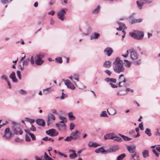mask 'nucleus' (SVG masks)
<instances>
[{"mask_svg": "<svg viewBox=\"0 0 160 160\" xmlns=\"http://www.w3.org/2000/svg\"><path fill=\"white\" fill-rule=\"evenodd\" d=\"M113 70L115 72L120 73L124 72L125 68L122 61L119 58H117L115 59V61L113 62Z\"/></svg>", "mask_w": 160, "mask_h": 160, "instance_id": "1", "label": "nucleus"}, {"mask_svg": "<svg viewBox=\"0 0 160 160\" xmlns=\"http://www.w3.org/2000/svg\"><path fill=\"white\" fill-rule=\"evenodd\" d=\"M12 123L13 126L12 128V130L13 132V134L16 135H22L23 132L20 128V125L14 122H12Z\"/></svg>", "mask_w": 160, "mask_h": 160, "instance_id": "2", "label": "nucleus"}, {"mask_svg": "<svg viewBox=\"0 0 160 160\" xmlns=\"http://www.w3.org/2000/svg\"><path fill=\"white\" fill-rule=\"evenodd\" d=\"M130 35L134 38L140 40L142 39L144 36V33L142 32L138 31L136 32H130Z\"/></svg>", "mask_w": 160, "mask_h": 160, "instance_id": "3", "label": "nucleus"}, {"mask_svg": "<svg viewBox=\"0 0 160 160\" xmlns=\"http://www.w3.org/2000/svg\"><path fill=\"white\" fill-rule=\"evenodd\" d=\"M55 125L59 131L64 132L67 131V128L65 122H60L56 123Z\"/></svg>", "mask_w": 160, "mask_h": 160, "instance_id": "4", "label": "nucleus"}, {"mask_svg": "<svg viewBox=\"0 0 160 160\" xmlns=\"http://www.w3.org/2000/svg\"><path fill=\"white\" fill-rule=\"evenodd\" d=\"M66 8H62L57 13L58 18L62 21H63L64 19V15L66 13L67 11Z\"/></svg>", "mask_w": 160, "mask_h": 160, "instance_id": "5", "label": "nucleus"}, {"mask_svg": "<svg viewBox=\"0 0 160 160\" xmlns=\"http://www.w3.org/2000/svg\"><path fill=\"white\" fill-rule=\"evenodd\" d=\"M118 80L119 81L118 86L119 87L124 86L126 87H127V85H125L126 80L124 77L123 74H121L119 76Z\"/></svg>", "mask_w": 160, "mask_h": 160, "instance_id": "6", "label": "nucleus"}, {"mask_svg": "<svg viewBox=\"0 0 160 160\" xmlns=\"http://www.w3.org/2000/svg\"><path fill=\"white\" fill-rule=\"evenodd\" d=\"M12 135V133L11 132L9 128H7L4 131L3 137L5 138L6 139L9 140L11 138Z\"/></svg>", "mask_w": 160, "mask_h": 160, "instance_id": "7", "label": "nucleus"}, {"mask_svg": "<svg viewBox=\"0 0 160 160\" xmlns=\"http://www.w3.org/2000/svg\"><path fill=\"white\" fill-rule=\"evenodd\" d=\"M46 133L48 135L51 137L57 136L59 134L58 132H57L55 129L53 128L51 129L46 131Z\"/></svg>", "mask_w": 160, "mask_h": 160, "instance_id": "8", "label": "nucleus"}, {"mask_svg": "<svg viewBox=\"0 0 160 160\" xmlns=\"http://www.w3.org/2000/svg\"><path fill=\"white\" fill-rule=\"evenodd\" d=\"M127 148L129 152L131 153V154L137 153L136 151V147L134 145L127 146Z\"/></svg>", "mask_w": 160, "mask_h": 160, "instance_id": "9", "label": "nucleus"}, {"mask_svg": "<svg viewBox=\"0 0 160 160\" xmlns=\"http://www.w3.org/2000/svg\"><path fill=\"white\" fill-rule=\"evenodd\" d=\"M62 81L64 82L65 84L67 86L68 88L72 90H74L75 88V86L69 80L63 79Z\"/></svg>", "mask_w": 160, "mask_h": 160, "instance_id": "10", "label": "nucleus"}, {"mask_svg": "<svg viewBox=\"0 0 160 160\" xmlns=\"http://www.w3.org/2000/svg\"><path fill=\"white\" fill-rule=\"evenodd\" d=\"M55 119V116L52 113H49L47 116V125L48 126Z\"/></svg>", "mask_w": 160, "mask_h": 160, "instance_id": "11", "label": "nucleus"}, {"mask_svg": "<svg viewBox=\"0 0 160 160\" xmlns=\"http://www.w3.org/2000/svg\"><path fill=\"white\" fill-rule=\"evenodd\" d=\"M30 59L29 58H28L24 60L22 64V65H19L18 66V67L20 70L21 71L23 70L24 69V66H27L29 61Z\"/></svg>", "mask_w": 160, "mask_h": 160, "instance_id": "12", "label": "nucleus"}, {"mask_svg": "<svg viewBox=\"0 0 160 160\" xmlns=\"http://www.w3.org/2000/svg\"><path fill=\"white\" fill-rule=\"evenodd\" d=\"M80 133L78 131L76 130L75 132H73L71 135L73 140H76L79 139Z\"/></svg>", "mask_w": 160, "mask_h": 160, "instance_id": "13", "label": "nucleus"}, {"mask_svg": "<svg viewBox=\"0 0 160 160\" xmlns=\"http://www.w3.org/2000/svg\"><path fill=\"white\" fill-rule=\"evenodd\" d=\"M113 52L112 49L109 47L106 48L104 50V52L105 54L108 57L111 56Z\"/></svg>", "mask_w": 160, "mask_h": 160, "instance_id": "14", "label": "nucleus"}, {"mask_svg": "<svg viewBox=\"0 0 160 160\" xmlns=\"http://www.w3.org/2000/svg\"><path fill=\"white\" fill-rule=\"evenodd\" d=\"M130 54L131 58L132 60H136L138 58V55L136 52L135 51L132 50L130 52Z\"/></svg>", "mask_w": 160, "mask_h": 160, "instance_id": "15", "label": "nucleus"}, {"mask_svg": "<svg viewBox=\"0 0 160 160\" xmlns=\"http://www.w3.org/2000/svg\"><path fill=\"white\" fill-rule=\"evenodd\" d=\"M119 149V148L118 146H111L107 150L106 152H107V153L114 152L118 150Z\"/></svg>", "mask_w": 160, "mask_h": 160, "instance_id": "16", "label": "nucleus"}, {"mask_svg": "<svg viewBox=\"0 0 160 160\" xmlns=\"http://www.w3.org/2000/svg\"><path fill=\"white\" fill-rule=\"evenodd\" d=\"M9 78L11 79L12 81L14 82H18V79L16 78L15 76V73L14 71L12 72L10 75Z\"/></svg>", "mask_w": 160, "mask_h": 160, "instance_id": "17", "label": "nucleus"}, {"mask_svg": "<svg viewBox=\"0 0 160 160\" xmlns=\"http://www.w3.org/2000/svg\"><path fill=\"white\" fill-rule=\"evenodd\" d=\"M130 159V160H140L138 153H137L134 154H131Z\"/></svg>", "mask_w": 160, "mask_h": 160, "instance_id": "18", "label": "nucleus"}, {"mask_svg": "<svg viewBox=\"0 0 160 160\" xmlns=\"http://www.w3.org/2000/svg\"><path fill=\"white\" fill-rule=\"evenodd\" d=\"M37 124L39 126H44L45 125V122L44 120L41 118H38L36 120Z\"/></svg>", "mask_w": 160, "mask_h": 160, "instance_id": "19", "label": "nucleus"}, {"mask_svg": "<svg viewBox=\"0 0 160 160\" xmlns=\"http://www.w3.org/2000/svg\"><path fill=\"white\" fill-rule=\"evenodd\" d=\"M114 135L115 134L113 133L106 134L104 135V138L105 139H114Z\"/></svg>", "mask_w": 160, "mask_h": 160, "instance_id": "20", "label": "nucleus"}, {"mask_svg": "<svg viewBox=\"0 0 160 160\" xmlns=\"http://www.w3.org/2000/svg\"><path fill=\"white\" fill-rule=\"evenodd\" d=\"M95 152L97 153H107V152H106L107 151H106L103 148V147H102L96 149L95 150Z\"/></svg>", "mask_w": 160, "mask_h": 160, "instance_id": "21", "label": "nucleus"}, {"mask_svg": "<svg viewBox=\"0 0 160 160\" xmlns=\"http://www.w3.org/2000/svg\"><path fill=\"white\" fill-rule=\"evenodd\" d=\"M100 36V34L94 32L90 37V39L92 40L93 39H97Z\"/></svg>", "mask_w": 160, "mask_h": 160, "instance_id": "22", "label": "nucleus"}, {"mask_svg": "<svg viewBox=\"0 0 160 160\" xmlns=\"http://www.w3.org/2000/svg\"><path fill=\"white\" fill-rule=\"evenodd\" d=\"M104 81L107 82H109L110 84V85L112 84V83H116L117 80L115 78H107L104 79Z\"/></svg>", "mask_w": 160, "mask_h": 160, "instance_id": "23", "label": "nucleus"}, {"mask_svg": "<svg viewBox=\"0 0 160 160\" xmlns=\"http://www.w3.org/2000/svg\"><path fill=\"white\" fill-rule=\"evenodd\" d=\"M88 146L89 147L95 148L100 146V145L97 143L95 142H90L88 143Z\"/></svg>", "mask_w": 160, "mask_h": 160, "instance_id": "24", "label": "nucleus"}, {"mask_svg": "<svg viewBox=\"0 0 160 160\" xmlns=\"http://www.w3.org/2000/svg\"><path fill=\"white\" fill-rule=\"evenodd\" d=\"M35 63L37 65L39 66L41 65L44 62L43 60L37 58H36V57H35Z\"/></svg>", "mask_w": 160, "mask_h": 160, "instance_id": "25", "label": "nucleus"}, {"mask_svg": "<svg viewBox=\"0 0 160 160\" xmlns=\"http://www.w3.org/2000/svg\"><path fill=\"white\" fill-rule=\"evenodd\" d=\"M24 131L26 133H28L29 136L31 137L32 141H34L36 140L35 136L33 133H31L30 131L28 130H25Z\"/></svg>", "mask_w": 160, "mask_h": 160, "instance_id": "26", "label": "nucleus"}, {"mask_svg": "<svg viewBox=\"0 0 160 160\" xmlns=\"http://www.w3.org/2000/svg\"><path fill=\"white\" fill-rule=\"evenodd\" d=\"M69 152H72V153L70 154L69 157L70 158H74L77 156V155L75 153V151L74 150H70Z\"/></svg>", "mask_w": 160, "mask_h": 160, "instance_id": "27", "label": "nucleus"}, {"mask_svg": "<svg viewBox=\"0 0 160 160\" xmlns=\"http://www.w3.org/2000/svg\"><path fill=\"white\" fill-rule=\"evenodd\" d=\"M143 157L144 158L148 157L149 156L148 151V150H143L142 152Z\"/></svg>", "mask_w": 160, "mask_h": 160, "instance_id": "28", "label": "nucleus"}, {"mask_svg": "<svg viewBox=\"0 0 160 160\" xmlns=\"http://www.w3.org/2000/svg\"><path fill=\"white\" fill-rule=\"evenodd\" d=\"M72 112H70L68 113V115L70 120H74L75 119L76 117L73 114Z\"/></svg>", "mask_w": 160, "mask_h": 160, "instance_id": "29", "label": "nucleus"}, {"mask_svg": "<svg viewBox=\"0 0 160 160\" xmlns=\"http://www.w3.org/2000/svg\"><path fill=\"white\" fill-rule=\"evenodd\" d=\"M111 66V62L109 61H106L103 65V66L106 68H110Z\"/></svg>", "mask_w": 160, "mask_h": 160, "instance_id": "30", "label": "nucleus"}, {"mask_svg": "<svg viewBox=\"0 0 160 160\" xmlns=\"http://www.w3.org/2000/svg\"><path fill=\"white\" fill-rule=\"evenodd\" d=\"M100 6H98L97 7L93 10L92 11L93 14H97L100 11Z\"/></svg>", "mask_w": 160, "mask_h": 160, "instance_id": "31", "label": "nucleus"}, {"mask_svg": "<svg viewBox=\"0 0 160 160\" xmlns=\"http://www.w3.org/2000/svg\"><path fill=\"white\" fill-rule=\"evenodd\" d=\"M119 135L121 137H122L124 140L126 141H128L132 139V138H129L127 136H125L120 134H119Z\"/></svg>", "mask_w": 160, "mask_h": 160, "instance_id": "32", "label": "nucleus"}, {"mask_svg": "<svg viewBox=\"0 0 160 160\" xmlns=\"http://www.w3.org/2000/svg\"><path fill=\"white\" fill-rule=\"evenodd\" d=\"M137 4L139 9H141L143 4V2L141 0H139L137 1Z\"/></svg>", "mask_w": 160, "mask_h": 160, "instance_id": "33", "label": "nucleus"}, {"mask_svg": "<svg viewBox=\"0 0 160 160\" xmlns=\"http://www.w3.org/2000/svg\"><path fill=\"white\" fill-rule=\"evenodd\" d=\"M124 65L127 67H130L131 62L129 61H128L127 60H124Z\"/></svg>", "mask_w": 160, "mask_h": 160, "instance_id": "34", "label": "nucleus"}, {"mask_svg": "<svg viewBox=\"0 0 160 160\" xmlns=\"http://www.w3.org/2000/svg\"><path fill=\"white\" fill-rule=\"evenodd\" d=\"M18 93L21 95H25L27 94V92L22 89H20L18 91Z\"/></svg>", "mask_w": 160, "mask_h": 160, "instance_id": "35", "label": "nucleus"}, {"mask_svg": "<svg viewBox=\"0 0 160 160\" xmlns=\"http://www.w3.org/2000/svg\"><path fill=\"white\" fill-rule=\"evenodd\" d=\"M110 110L112 111H114V112H111L110 113L108 111V109H107V111L108 113L110 115H114L115 114H116L117 113V111L116 110L114 109L113 108H110Z\"/></svg>", "mask_w": 160, "mask_h": 160, "instance_id": "36", "label": "nucleus"}, {"mask_svg": "<svg viewBox=\"0 0 160 160\" xmlns=\"http://www.w3.org/2000/svg\"><path fill=\"white\" fill-rule=\"evenodd\" d=\"M25 120L26 121L29 122L31 124L35 122V120L34 119H31L27 117L25 118Z\"/></svg>", "mask_w": 160, "mask_h": 160, "instance_id": "37", "label": "nucleus"}, {"mask_svg": "<svg viewBox=\"0 0 160 160\" xmlns=\"http://www.w3.org/2000/svg\"><path fill=\"white\" fill-rule=\"evenodd\" d=\"M42 140L46 141H49L52 142H53L54 141V139L53 138H49L48 137H46L42 138Z\"/></svg>", "mask_w": 160, "mask_h": 160, "instance_id": "38", "label": "nucleus"}, {"mask_svg": "<svg viewBox=\"0 0 160 160\" xmlns=\"http://www.w3.org/2000/svg\"><path fill=\"white\" fill-rule=\"evenodd\" d=\"M145 133L149 136H150L152 135V134L151 132V130L149 128H147L145 130Z\"/></svg>", "mask_w": 160, "mask_h": 160, "instance_id": "39", "label": "nucleus"}, {"mask_svg": "<svg viewBox=\"0 0 160 160\" xmlns=\"http://www.w3.org/2000/svg\"><path fill=\"white\" fill-rule=\"evenodd\" d=\"M125 156V154H122L118 157L117 160H122Z\"/></svg>", "mask_w": 160, "mask_h": 160, "instance_id": "40", "label": "nucleus"}, {"mask_svg": "<svg viewBox=\"0 0 160 160\" xmlns=\"http://www.w3.org/2000/svg\"><path fill=\"white\" fill-rule=\"evenodd\" d=\"M1 78L6 81H8V76L5 74H2L1 76Z\"/></svg>", "mask_w": 160, "mask_h": 160, "instance_id": "41", "label": "nucleus"}, {"mask_svg": "<svg viewBox=\"0 0 160 160\" xmlns=\"http://www.w3.org/2000/svg\"><path fill=\"white\" fill-rule=\"evenodd\" d=\"M100 116L101 117H107L108 115L106 111H103L100 114Z\"/></svg>", "mask_w": 160, "mask_h": 160, "instance_id": "42", "label": "nucleus"}, {"mask_svg": "<svg viewBox=\"0 0 160 160\" xmlns=\"http://www.w3.org/2000/svg\"><path fill=\"white\" fill-rule=\"evenodd\" d=\"M114 139H113L115 141H117L118 142H120L122 140V138L118 136H115V135H114Z\"/></svg>", "mask_w": 160, "mask_h": 160, "instance_id": "43", "label": "nucleus"}, {"mask_svg": "<svg viewBox=\"0 0 160 160\" xmlns=\"http://www.w3.org/2000/svg\"><path fill=\"white\" fill-rule=\"evenodd\" d=\"M73 78L77 81H79V76L78 74H74L73 75Z\"/></svg>", "mask_w": 160, "mask_h": 160, "instance_id": "44", "label": "nucleus"}, {"mask_svg": "<svg viewBox=\"0 0 160 160\" xmlns=\"http://www.w3.org/2000/svg\"><path fill=\"white\" fill-rule=\"evenodd\" d=\"M72 139V138L70 135L69 136H68L65 139H64V140L65 141L67 142H70L71 141Z\"/></svg>", "mask_w": 160, "mask_h": 160, "instance_id": "45", "label": "nucleus"}, {"mask_svg": "<svg viewBox=\"0 0 160 160\" xmlns=\"http://www.w3.org/2000/svg\"><path fill=\"white\" fill-rule=\"evenodd\" d=\"M44 57V55L43 54H39L37 55L36 56V58H37L39 59H42Z\"/></svg>", "mask_w": 160, "mask_h": 160, "instance_id": "46", "label": "nucleus"}, {"mask_svg": "<svg viewBox=\"0 0 160 160\" xmlns=\"http://www.w3.org/2000/svg\"><path fill=\"white\" fill-rule=\"evenodd\" d=\"M59 118L60 119L62 120L59 122L63 123L66 122V118L64 117L60 116L59 117Z\"/></svg>", "mask_w": 160, "mask_h": 160, "instance_id": "47", "label": "nucleus"}, {"mask_svg": "<svg viewBox=\"0 0 160 160\" xmlns=\"http://www.w3.org/2000/svg\"><path fill=\"white\" fill-rule=\"evenodd\" d=\"M75 127V124L74 122H71L70 124V129L71 130H72Z\"/></svg>", "mask_w": 160, "mask_h": 160, "instance_id": "48", "label": "nucleus"}, {"mask_svg": "<svg viewBox=\"0 0 160 160\" xmlns=\"http://www.w3.org/2000/svg\"><path fill=\"white\" fill-rule=\"evenodd\" d=\"M29 136V135L28 133H26L25 135V140L27 142H30L31 141V139Z\"/></svg>", "mask_w": 160, "mask_h": 160, "instance_id": "49", "label": "nucleus"}, {"mask_svg": "<svg viewBox=\"0 0 160 160\" xmlns=\"http://www.w3.org/2000/svg\"><path fill=\"white\" fill-rule=\"evenodd\" d=\"M118 24L119 25V26H121V28L122 29L123 28L124 29H127V27L125 26V24L121 22H118Z\"/></svg>", "mask_w": 160, "mask_h": 160, "instance_id": "50", "label": "nucleus"}, {"mask_svg": "<svg viewBox=\"0 0 160 160\" xmlns=\"http://www.w3.org/2000/svg\"><path fill=\"white\" fill-rule=\"evenodd\" d=\"M55 60L56 62H58L59 63H62V58H56L55 59Z\"/></svg>", "mask_w": 160, "mask_h": 160, "instance_id": "51", "label": "nucleus"}, {"mask_svg": "<svg viewBox=\"0 0 160 160\" xmlns=\"http://www.w3.org/2000/svg\"><path fill=\"white\" fill-rule=\"evenodd\" d=\"M105 73L107 74L108 76H110L111 75L112 72L108 70H106L104 71Z\"/></svg>", "mask_w": 160, "mask_h": 160, "instance_id": "52", "label": "nucleus"}, {"mask_svg": "<svg viewBox=\"0 0 160 160\" xmlns=\"http://www.w3.org/2000/svg\"><path fill=\"white\" fill-rule=\"evenodd\" d=\"M50 157H49L48 155L46 152L44 153V158L45 160H48L49 159Z\"/></svg>", "mask_w": 160, "mask_h": 160, "instance_id": "53", "label": "nucleus"}, {"mask_svg": "<svg viewBox=\"0 0 160 160\" xmlns=\"http://www.w3.org/2000/svg\"><path fill=\"white\" fill-rule=\"evenodd\" d=\"M67 95L66 94H65L63 92L62 93V96L60 98L61 99H63L67 97Z\"/></svg>", "mask_w": 160, "mask_h": 160, "instance_id": "54", "label": "nucleus"}, {"mask_svg": "<svg viewBox=\"0 0 160 160\" xmlns=\"http://www.w3.org/2000/svg\"><path fill=\"white\" fill-rule=\"evenodd\" d=\"M17 73L18 77L20 80L21 79V72L19 71H17Z\"/></svg>", "mask_w": 160, "mask_h": 160, "instance_id": "55", "label": "nucleus"}, {"mask_svg": "<svg viewBox=\"0 0 160 160\" xmlns=\"http://www.w3.org/2000/svg\"><path fill=\"white\" fill-rule=\"evenodd\" d=\"M129 133L130 135L133 137L134 133H135V131L134 130H131L129 132Z\"/></svg>", "mask_w": 160, "mask_h": 160, "instance_id": "56", "label": "nucleus"}, {"mask_svg": "<svg viewBox=\"0 0 160 160\" xmlns=\"http://www.w3.org/2000/svg\"><path fill=\"white\" fill-rule=\"evenodd\" d=\"M29 61L32 64H33L34 63V59L33 57L32 56L31 57V59H30Z\"/></svg>", "mask_w": 160, "mask_h": 160, "instance_id": "57", "label": "nucleus"}, {"mask_svg": "<svg viewBox=\"0 0 160 160\" xmlns=\"http://www.w3.org/2000/svg\"><path fill=\"white\" fill-rule=\"evenodd\" d=\"M141 62V59H139L138 60L136 61H135L134 63V64L136 65H139Z\"/></svg>", "mask_w": 160, "mask_h": 160, "instance_id": "58", "label": "nucleus"}, {"mask_svg": "<svg viewBox=\"0 0 160 160\" xmlns=\"http://www.w3.org/2000/svg\"><path fill=\"white\" fill-rule=\"evenodd\" d=\"M1 2L3 4H5L9 3L10 2L9 0H1Z\"/></svg>", "mask_w": 160, "mask_h": 160, "instance_id": "59", "label": "nucleus"}, {"mask_svg": "<svg viewBox=\"0 0 160 160\" xmlns=\"http://www.w3.org/2000/svg\"><path fill=\"white\" fill-rule=\"evenodd\" d=\"M57 153L60 155L61 156H63L65 158H66L67 157V155L64 154H63L62 153H61V152H57Z\"/></svg>", "mask_w": 160, "mask_h": 160, "instance_id": "60", "label": "nucleus"}, {"mask_svg": "<svg viewBox=\"0 0 160 160\" xmlns=\"http://www.w3.org/2000/svg\"><path fill=\"white\" fill-rule=\"evenodd\" d=\"M152 152L157 157H159V154L157 152L155 149H153Z\"/></svg>", "mask_w": 160, "mask_h": 160, "instance_id": "61", "label": "nucleus"}, {"mask_svg": "<svg viewBox=\"0 0 160 160\" xmlns=\"http://www.w3.org/2000/svg\"><path fill=\"white\" fill-rule=\"evenodd\" d=\"M138 127L140 129V130H143L144 129L142 122H141L139 124Z\"/></svg>", "mask_w": 160, "mask_h": 160, "instance_id": "62", "label": "nucleus"}, {"mask_svg": "<svg viewBox=\"0 0 160 160\" xmlns=\"http://www.w3.org/2000/svg\"><path fill=\"white\" fill-rule=\"evenodd\" d=\"M36 128L32 124L30 130L33 131H36Z\"/></svg>", "mask_w": 160, "mask_h": 160, "instance_id": "63", "label": "nucleus"}, {"mask_svg": "<svg viewBox=\"0 0 160 160\" xmlns=\"http://www.w3.org/2000/svg\"><path fill=\"white\" fill-rule=\"evenodd\" d=\"M128 53H129L128 51V50H127L126 51V52L125 54H122V56L125 58H127L128 56Z\"/></svg>", "mask_w": 160, "mask_h": 160, "instance_id": "64", "label": "nucleus"}]
</instances>
